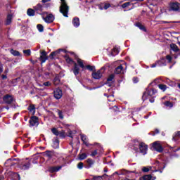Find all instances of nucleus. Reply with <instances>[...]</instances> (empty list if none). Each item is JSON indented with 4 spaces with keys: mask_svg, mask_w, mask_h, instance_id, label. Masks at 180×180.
<instances>
[{
    "mask_svg": "<svg viewBox=\"0 0 180 180\" xmlns=\"http://www.w3.org/2000/svg\"><path fill=\"white\" fill-rule=\"evenodd\" d=\"M60 2L59 12H60L65 18H68V11H70V8L68 7V5H67L65 0H60Z\"/></svg>",
    "mask_w": 180,
    "mask_h": 180,
    "instance_id": "f257e3e1",
    "label": "nucleus"
},
{
    "mask_svg": "<svg viewBox=\"0 0 180 180\" xmlns=\"http://www.w3.org/2000/svg\"><path fill=\"white\" fill-rule=\"evenodd\" d=\"M105 71V68H102L101 70L93 72L91 76L94 79H101L102 78V75L103 74Z\"/></svg>",
    "mask_w": 180,
    "mask_h": 180,
    "instance_id": "f03ea898",
    "label": "nucleus"
},
{
    "mask_svg": "<svg viewBox=\"0 0 180 180\" xmlns=\"http://www.w3.org/2000/svg\"><path fill=\"white\" fill-rule=\"evenodd\" d=\"M152 147L155 151H158V153H162V151H164V148H162V146L160 141L154 142L152 144Z\"/></svg>",
    "mask_w": 180,
    "mask_h": 180,
    "instance_id": "7ed1b4c3",
    "label": "nucleus"
},
{
    "mask_svg": "<svg viewBox=\"0 0 180 180\" xmlns=\"http://www.w3.org/2000/svg\"><path fill=\"white\" fill-rule=\"evenodd\" d=\"M148 150V146L146 143H139V151L141 154H143V155H146V154H147Z\"/></svg>",
    "mask_w": 180,
    "mask_h": 180,
    "instance_id": "20e7f679",
    "label": "nucleus"
},
{
    "mask_svg": "<svg viewBox=\"0 0 180 180\" xmlns=\"http://www.w3.org/2000/svg\"><path fill=\"white\" fill-rule=\"evenodd\" d=\"M180 9V4L178 2L170 3L169 11H174L176 12Z\"/></svg>",
    "mask_w": 180,
    "mask_h": 180,
    "instance_id": "39448f33",
    "label": "nucleus"
},
{
    "mask_svg": "<svg viewBox=\"0 0 180 180\" xmlns=\"http://www.w3.org/2000/svg\"><path fill=\"white\" fill-rule=\"evenodd\" d=\"M3 101L5 102V103H7L8 105H11L12 102H13V96L11 95L7 94L3 97Z\"/></svg>",
    "mask_w": 180,
    "mask_h": 180,
    "instance_id": "423d86ee",
    "label": "nucleus"
},
{
    "mask_svg": "<svg viewBox=\"0 0 180 180\" xmlns=\"http://www.w3.org/2000/svg\"><path fill=\"white\" fill-rule=\"evenodd\" d=\"M42 18L46 23H51L54 22V15H53V14H47L46 17L43 16Z\"/></svg>",
    "mask_w": 180,
    "mask_h": 180,
    "instance_id": "0eeeda50",
    "label": "nucleus"
},
{
    "mask_svg": "<svg viewBox=\"0 0 180 180\" xmlns=\"http://www.w3.org/2000/svg\"><path fill=\"white\" fill-rule=\"evenodd\" d=\"M62 96H63V91H61V89H56L54 91V98H56V99H61Z\"/></svg>",
    "mask_w": 180,
    "mask_h": 180,
    "instance_id": "6e6552de",
    "label": "nucleus"
},
{
    "mask_svg": "<svg viewBox=\"0 0 180 180\" xmlns=\"http://www.w3.org/2000/svg\"><path fill=\"white\" fill-rule=\"evenodd\" d=\"M38 123L39 120H37V117L36 116L31 117V119L30 120V124L31 126H36V124H37Z\"/></svg>",
    "mask_w": 180,
    "mask_h": 180,
    "instance_id": "1a4fd4ad",
    "label": "nucleus"
},
{
    "mask_svg": "<svg viewBox=\"0 0 180 180\" xmlns=\"http://www.w3.org/2000/svg\"><path fill=\"white\" fill-rule=\"evenodd\" d=\"M46 60H47V52H46V51H44L41 53L40 60L41 61V63H46Z\"/></svg>",
    "mask_w": 180,
    "mask_h": 180,
    "instance_id": "9d476101",
    "label": "nucleus"
},
{
    "mask_svg": "<svg viewBox=\"0 0 180 180\" xmlns=\"http://www.w3.org/2000/svg\"><path fill=\"white\" fill-rule=\"evenodd\" d=\"M157 177L153 176L150 174L145 175L140 178V180H155Z\"/></svg>",
    "mask_w": 180,
    "mask_h": 180,
    "instance_id": "9b49d317",
    "label": "nucleus"
},
{
    "mask_svg": "<svg viewBox=\"0 0 180 180\" xmlns=\"http://www.w3.org/2000/svg\"><path fill=\"white\" fill-rule=\"evenodd\" d=\"M62 167L61 166H56V167H51L49 168V172H57L58 171H60Z\"/></svg>",
    "mask_w": 180,
    "mask_h": 180,
    "instance_id": "f8f14e48",
    "label": "nucleus"
},
{
    "mask_svg": "<svg viewBox=\"0 0 180 180\" xmlns=\"http://www.w3.org/2000/svg\"><path fill=\"white\" fill-rule=\"evenodd\" d=\"M34 11H35V12H37V13L41 12L43 11V6H41V4H37L36 6L34 7Z\"/></svg>",
    "mask_w": 180,
    "mask_h": 180,
    "instance_id": "ddd939ff",
    "label": "nucleus"
},
{
    "mask_svg": "<svg viewBox=\"0 0 180 180\" xmlns=\"http://www.w3.org/2000/svg\"><path fill=\"white\" fill-rule=\"evenodd\" d=\"M170 48L174 53H178V51H179V48H178V46L175 44H171Z\"/></svg>",
    "mask_w": 180,
    "mask_h": 180,
    "instance_id": "4468645a",
    "label": "nucleus"
},
{
    "mask_svg": "<svg viewBox=\"0 0 180 180\" xmlns=\"http://www.w3.org/2000/svg\"><path fill=\"white\" fill-rule=\"evenodd\" d=\"M28 110L34 115L36 113V107H34V105H30Z\"/></svg>",
    "mask_w": 180,
    "mask_h": 180,
    "instance_id": "2eb2a0df",
    "label": "nucleus"
},
{
    "mask_svg": "<svg viewBox=\"0 0 180 180\" xmlns=\"http://www.w3.org/2000/svg\"><path fill=\"white\" fill-rule=\"evenodd\" d=\"M65 60L68 64H74V60H72L68 54L65 56Z\"/></svg>",
    "mask_w": 180,
    "mask_h": 180,
    "instance_id": "dca6fc26",
    "label": "nucleus"
},
{
    "mask_svg": "<svg viewBox=\"0 0 180 180\" xmlns=\"http://www.w3.org/2000/svg\"><path fill=\"white\" fill-rule=\"evenodd\" d=\"M115 74H123V66L122 65L115 69Z\"/></svg>",
    "mask_w": 180,
    "mask_h": 180,
    "instance_id": "f3484780",
    "label": "nucleus"
},
{
    "mask_svg": "<svg viewBox=\"0 0 180 180\" xmlns=\"http://www.w3.org/2000/svg\"><path fill=\"white\" fill-rule=\"evenodd\" d=\"M12 18H13L12 14H8L7 15V19L6 20V25H11V23H12Z\"/></svg>",
    "mask_w": 180,
    "mask_h": 180,
    "instance_id": "a211bd4d",
    "label": "nucleus"
},
{
    "mask_svg": "<svg viewBox=\"0 0 180 180\" xmlns=\"http://www.w3.org/2000/svg\"><path fill=\"white\" fill-rule=\"evenodd\" d=\"M72 23L75 27H78V26H79V18H75L72 20Z\"/></svg>",
    "mask_w": 180,
    "mask_h": 180,
    "instance_id": "6ab92c4d",
    "label": "nucleus"
},
{
    "mask_svg": "<svg viewBox=\"0 0 180 180\" xmlns=\"http://www.w3.org/2000/svg\"><path fill=\"white\" fill-rule=\"evenodd\" d=\"M44 155H45V157H48V158H51L53 155H54V153H53V152L50 150H47L45 153H44Z\"/></svg>",
    "mask_w": 180,
    "mask_h": 180,
    "instance_id": "aec40b11",
    "label": "nucleus"
},
{
    "mask_svg": "<svg viewBox=\"0 0 180 180\" xmlns=\"http://www.w3.org/2000/svg\"><path fill=\"white\" fill-rule=\"evenodd\" d=\"M157 64H158V65H159L160 67H162V66H164V65H166V64H165V58H162L161 60H158V61H157Z\"/></svg>",
    "mask_w": 180,
    "mask_h": 180,
    "instance_id": "412c9836",
    "label": "nucleus"
},
{
    "mask_svg": "<svg viewBox=\"0 0 180 180\" xmlns=\"http://www.w3.org/2000/svg\"><path fill=\"white\" fill-rule=\"evenodd\" d=\"M73 72L75 75H78V74H79V68L78 67V65H77V63H75V68L73 70Z\"/></svg>",
    "mask_w": 180,
    "mask_h": 180,
    "instance_id": "4be33fe9",
    "label": "nucleus"
},
{
    "mask_svg": "<svg viewBox=\"0 0 180 180\" xmlns=\"http://www.w3.org/2000/svg\"><path fill=\"white\" fill-rule=\"evenodd\" d=\"M10 53H11V54H12L13 56H20V53H19V51H18L16 50L11 49L10 51Z\"/></svg>",
    "mask_w": 180,
    "mask_h": 180,
    "instance_id": "5701e85b",
    "label": "nucleus"
},
{
    "mask_svg": "<svg viewBox=\"0 0 180 180\" xmlns=\"http://www.w3.org/2000/svg\"><path fill=\"white\" fill-rule=\"evenodd\" d=\"M34 12L35 11L32 9V8H29L27 11V13L28 15V16H34Z\"/></svg>",
    "mask_w": 180,
    "mask_h": 180,
    "instance_id": "b1692460",
    "label": "nucleus"
},
{
    "mask_svg": "<svg viewBox=\"0 0 180 180\" xmlns=\"http://www.w3.org/2000/svg\"><path fill=\"white\" fill-rule=\"evenodd\" d=\"M119 54V49L115 47L113 48L112 52H111V56H116Z\"/></svg>",
    "mask_w": 180,
    "mask_h": 180,
    "instance_id": "393cba45",
    "label": "nucleus"
},
{
    "mask_svg": "<svg viewBox=\"0 0 180 180\" xmlns=\"http://www.w3.org/2000/svg\"><path fill=\"white\" fill-rule=\"evenodd\" d=\"M53 84H54V85H59L60 77H58V76L55 77V78L53 79Z\"/></svg>",
    "mask_w": 180,
    "mask_h": 180,
    "instance_id": "a878e982",
    "label": "nucleus"
},
{
    "mask_svg": "<svg viewBox=\"0 0 180 180\" xmlns=\"http://www.w3.org/2000/svg\"><path fill=\"white\" fill-rule=\"evenodd\" d=\"M86 157H87L86 153H82V154H79L78 155V158L80 160H85Z\"/></svg>",
    "mask_w": 180,
    "mask_h": 180,
    "instance_id": "bb28decb",
    "label": "nucleus"
},
{
    "mask_svg": "<svg viewBox=\"0 0 180 180\" xmlns=\"http://www.w3.org/2000/svg\"><path fill=\"white\" fill-rule=\"evenodd\" d=\"M77 64L81 67V68H85V65H84V60L77 59Z\"/></svg>",
    "mask_w": 180,
    "mask_h": 180,
    "instance_id": "cd10ccee",
    "label": "nucleus"
},
{
    "mask_svg": "<svg viewBox=\"0 0 180 180\" xmlns=\"http://www.w3.org/2000/svg\"><path fill=\"white\" fill-rule=\"evenodd\" d=\"M86 162L89 165V168H91V167H92V165H94V160L92 159H89V158L87 159Z\"/></svg>",
    "mask_w": 180,
    "mask_h": 180,
    "instance_id": "c85d7f7f",
    "label": "nucleus"
},
{
    "mask_svg": "<svg viewBox=\"0 0 180 180\" xmlns=\"http://www.w3.org/2000/svg\"><path fill=\"white\" fill-rule=\"evenodd\" d=\"M60 54V50H58L56 51H53L50 54V57L51 58H53L55 57V56Z\"/></svg>",
    "mask_w": 180,
    "mask_h": 180,
    "instance_id": "c756f323",
    "label": "nucleus"
},
{
    "mask_svg": "<svg viewBox=\"0 0 180 180\" xmlns=\"http://www.w3.org/2000/svg\"><path fill=\"white\" fill-rule=\"evenodd\" d=\"M136 26L141 30H143V32H146V27H144V25H141V23H137Z\"/></svg>",
    "mask_w": 180,
    "mask_h": 180,
    "instance_id": "7c9ffc66",
    "label": "nucleus"
},
{
    "mask_svg": "<svg viewBox=\"0 0 180 180\" xmlns=\"http://www.w3.org/2000/svg\"><path fill=\"white\" fill-rule=\"evenodd\" d=\"M37 27L39 32H41L44 30V27L41 25V24H38L37 25Z\"/></svg>",
    "mask_w": 180,
    "mask_h": 180,
    "instance_id": "2f4dec72",
    "label": "nucleus"
},
{
    "mask_svg": "<svg viewBox=\"0 0 180 180\" xmlns=\"http://www.w3.org/2000/svg\"><path fill=\"white\" fill-rule=\"evenodd\" d=\"M164 105H165V106H167L168 108H172L174 106V105L172 104V103L169 102V101H166L164 103Z\"/></svg>",
    "mask_w": 180,
    "mask_h": 180,
    "instance_id": "473e14b6",
    "label": "nucleus"
},
{
    "mask_svg": "<svg viewBox=\"0 0 180 180\" xmlns=\"http://www.w3.org/2000/svg\"><path fill=\"white\" fill-rule=\"evenodd\" d=\"M51 131H52V133H53L55 134V136H59L60 135V132H58V131L56 128H53L51 129Z\"/></svg>",
    "mask_w": 180,
    "mask_h": 180,
    "instance_id": "72a5a7b5",
    "label": "nucleus"
},
{
    "mask_svg": "<svg viewBox=\"0 0 180 180\" xmlns=\"http://www.w3.org/2000/svg\"><path fill=\"white\" fill-rule=\"evenodd\" d=\"M158 86L162 91H165L167 89V85L165 84H159Z\"/></svg>",
    "mask_w": 180,
    "mask_h": 180,
    "instance_id": "f704fd0d",
    "label": "nucleus"
},
{
    "mask_svg": "<svg viewBox=\"0 0 180 180\" xmlns=\"http://www.w3.org/2000/svg\"><path fill=\"white\" fill-rule=\"evenodd\" d=\"M23 53L25 55H26L27 57H29V56H30L32 52H31L30 49H27V50H24Z\"/></svg>",
    "mask_w": 180,
    "mask_h": 180,
    "instance_id": "c9c22d12",
    "label": "nucleus"
},
{
    "mask_svg": "<svg viewBox=\"0 0 180 180\" xmlns=\"http://www.w3.org/2000/svg\"><path fill=\"white\" fill-rule=\"evenodd\" d=\"M30 167V162H27L26 164L22 165V169H27Z\"/></svg>",
    "mask_w": 180,
    "mask_h": 180,
    "instance_id": "e433bc0d",
    "label": "nucleus"
},
{
    "mask_svg": "<svg viewBox=\"0 0 180 180\" xmlns=\"http://www.w3.org/2000/svg\"><path fill=\"white\" fill-rule=\"evenodd\" d=\"M80 137H81L82 141H83V143H85V141H88L86 136L82 134V135H80Z\"/></svg>",
    "mask_w": 180,
    "mask_h": 180,
    "instance_id": "4c0bfd02",
    "label": "nucleus"
},
{
    "mask_svg": "<svg viewBox=\"0 0 180 180\" xmlns=\"http://www.w3.org/2000/svg\"><path fill=\"white\" fill-rule=\"evenodd\" d=\"M130 5H131V4H130V2H127L124 3L122 5V8H127V6H130Z\"/></svg>",
    "mask_w": 180,
    "mask_h": 180,
    "instance_id": "58836bf2",
    "label": "nucleus"
},
{
    "mask_svg": "<svg viewBox=\"0 0 180 180\" xmlns=\"http://www.w3.org/2000/svg\"><path fill=\"white\" fill-rule=\"evenodd\" d=\"M150 169H151V167H144L142 168V171L143 172H148V171H150Z\"/></svg>",
    "mask_w": 180,
    "mask_h": 180,
    "instance_id": "ea45409f",
    "label": "nucleus"
},
{
    "mask_svg": "<svg viewBox=\"0 0 180 180\" xmlns=\"http://www.w3.org/2000/svg\"><path fill=\"white\" fill-rule=\"evenodd\" d=\"M113 78H115V75H110L109 77L107 79V81L109 82L110 81L113 80Z\"/></svg>",
    "mask_w": 180,
    "mask_h": 180,
    "instance_id": "a19ab883",
    "label": "nucleus"
},
{
    "mask_svg": "<svg viewBox=\"0 0 180 180\" xmlns=\"http://www.w3.org/2000/svg\"><path fill=\"white\" fill-rule=\"evenodd\" d=\"M151 92L153 93V91H148L145 92L143 94V98H144L147 95H150V96H151Z\"/></svg>",
    "mask_w": 180,
    "mask_h": 180,
    "instance_id": "79ce46f5",
    "label": "nucleus"
},
{
    "mask_svg": "<svg viewBox=\"0 0 180 180\" xmlns=\"http://www.w3.org/2000/svg\"><path fill=\"white\" fill-rule=\"evenodd\" d=\"M58 115L60 119H64V115H63V112L61 111L58 110Z\"/></svg>",
    "mask_w": 180,
    "mask_h": 180,
    "instance_id": "37998d69",
    "label": "nucleus"
},
{
    "mask_svg": "<svg viewBox=\"0 0 180 180\" xmlns=\"http://www.w3.org/2000/svg\"><path fill=\"white\" fill-rule=\"evenodd\" d=\"M77 167L79 168V169H82V168H84V163L82 162L78 163Z\"/></svg>",
    "mask_w": 180,
    "mask_h": 180,
    "instance_id": "c03bdc74",
    "label": "nucleus"
},
{
    "mask_svg": "<svg viewBox=\"0 0 180 180\" xmlns=\"http://www.w3.org/2000/svg\"><path fill=\"white\" fill-rule=\"evenodd\" d=\"M60 137H65V132L64 131H62L59 132Z\"/></svg>",
    "mask_w": 180,
    "mask_h": 180,
    "instance_id": "a18cd8bd",
    "label": "nucleus"
},
{
    "mask_svg": "<svg viewBox=\"0 0 180 180\" xmlns=\"http://www.w3.org/2000/svg\"><path fill=\"white\" fill-rule=\"evenodd\" d=\"M98 155V150H94L91 154V157H95V155Z\"/></svg>",
    "mask_w": 180,
    "mask_h": 180,
    "instance_id": "49530a36",
    "label": "nucleus"
},
{
    "mask_svg": "<svg viewBox=\"0 0 180 180\" xmlns=\"http://www.w3.org/2000/svg\"><path fill=\"white\" fill-rule=\"evenodd\" d=\"M44 86H51V83L50 82H46L44 83Z\"/></svg>",
    "mask_w": 180,
    "mask_h": 180,
    "instance_id": "de8ad7c7",
    "label": "nucleus"
},
{
    "mask_svg": "<svg viewBox=\"0 0 180 180\" xmlns=\"http://www.w3.org/2000/svg\"><path fill=\"white\" fill-rule=\"evenodd\" d=\"M86 68H87V70H89V71H94V67H93V66H91V65H88L86 66Z\"/></svg>",
    "mask_w": 180,
    "mask_h": 180,
    "instance_id": "09e8293b",
    "label": "nucleus"
},
{
    "mask_svg": "<svg viewBox=\"0 0 180 180\" xmlns=\"http://www.w3.org/2000/svg\"><path fill=\"white\" fill-rule=\"evenodd\" d=\"M54 144H55L54 148H57L58 147V139L55 140Z\"/></svg>",
    "mask_w": 180,
    "mask_h": 180,
    "instance_id": "8fccbe9b",
    "label": "nucleus"
},
{
    "mask_svg": "<svg viewBox=\"0 0 180 180\" xmlns=\"http://www.w3.org/2000/svg\"><path fill=\"white\" fill-rule=\"evenodd\" d=\"M166 58L167 60H168L169 63H171V61H172V58L171 57V56H167Z\"/></svg>",
    "mask_w": 180,
    "mask_h": 180,
    "instance_id": "3c124183",
    "label": "nucleus"
},
{
    "mask_svg": "<svg viewBox=\"0 0 180 180\" xmlns=\"http://www.w3.org/2000/svg\"><path fill=\"white\" fill-rule=\"evenodd\" d=\"M108 8H110V4H105L104 5V9H108Z\"/></svg>",
    "mask_w": 180,
    "mask_h": 180,
    "instance_id": "603ef678",
    "label": "nucleus"
},
{
    "mask_svg": "<svg viewBox=\"0 0 180 180\" xmlns=\"http://www.w3.org/2000/svg\"><path fill=\"white\" fill-rule=\"evenodd\" d=\"M157 65H158V63H157V62H156L155 63L151 65V68H154L157 67Z\"/></svg>",
    "mask_w": 180,
    "mask_h": 180,
    "instance_id": "864d4df0",
    "label": "nucleus"
},
{
    "mask_svg": "<svg viewBox=\"0 0 180 180\" xmlns=\"http://www.w3.org/2000/svg\"><path fill=\"white\" fill-rule=\"evenodd\" d=\"M133 81L136 84V83L139 82V79L135 77L133 79Z\"/></svg>",
    "mask_w": 180,
    "mask_h": 180,
    "instance_id": "5fc2aeb1",
    "label": "nucleus"
},
{
    "mask_svg": "<svg viewBox=\"0 0 180 180\" xmlns=\"http://www.w3.org/2000/svg\"><path fill=\"white\" fill-rule=\"evenodd\" d=\"M176 137H180V131H177V132L176 133Z\"/></svg>",
    "mask_w": 180,
    "mask_h": 180,
    "instance_id": "6e6d98bb",
    "label": "nucleus"
},
{
    "mask_svg": "<svg viewBox=\"0 0 180 180\" xmlns=\"http://www.w3.org/2000/svg\"><path fill=\"white\" fill-rule=\"evenodd\" d=\"M1 78H2V79H6L7 77L5 75H2Z\"/></svg>",
    "mask_w": 180,
    "mask_h": 180,
    "instance_id": "4d7b16f0",
    "label": "nucleus"
},
{
    "mask_svg": "<svg viewBox=\"0 0 180 180\" xmlns=\"http://www.w3.org/2000/svg\"><path fill=\"white\" fill-rule=\"evenodd\" d=\"M84 144H85V146H86L87 147L89 146V143H88V141H84Z\"/></svg>",
    "mask_w": 180,
    "mask_h": 180,
    "instance_id": "13d9d810",
    "label": "nucleus"
},
{
    "mask_svg": "<svg viewBox=\"0 0 180 180\" xmlns=\"http://www.w3.org/2000/svg\"><path fill=\"white\" fill-rule=\"evenodd\" d=\"M15 178H18V179H20V176H19V174H15Z\"/></svg>",
    "mask_w": 180,
    "mask_h": 180,
    "instance_id": "bf43d9fd",
    "label": "nucleus"
},
{
    "mask_svg": "<svg viewBox=\"0 0 180 180\" xmlns=\"http://www.w3.org/2000/svg\"><path fill=\"white\" fill-rule=\"evenodd\" d=\"M51 0H42L43 4H46V2H50Z\"/></svg>",
    "mask_w": 180,
    "mask_h": 180,
    "instance_id": "052dcab7",
    "label": "nucleus"
},
{
    "mask_svg": "<svg viewBox=\"0 0 180 180\" xmlns=\"http://www.w3.org/2000/svg\"><path fill=\"white\" fill-rule=\"evenodd\" d=\"M0 180H5V178L3 176H0Z\"/></svg>",
    "mask_w": 180,
    "mask_h": 180,
    "instance_id": "680f3d73",
    "label": "nucleus"
},
{
    "mask_svg": "<svg viewBox=\"0 0 180 180\" xmlns=\"http://www.w3.org/2000/svg\"><path fill=\"white\" fill-rule=\"evenodd\" d=\"M4 71V69H2V68H0V74H1V72Z\"/></svg>",
    "mask_w": 180,
    "mask_h": 180,
    "instance_id": "e2e57ef3",
    "label": "nucleus"
},
{
    "mask_svg": "<svg viewBox=\"0 0 180 180\" xmlns=\"http://www.w3.org/2000/svg\"><path fill=\"white\" fill-rule=\"evenodd\" d=\"M134 1H139V2H143V1H144V0H134Z\"/></svg>",
    "mask_w": 180,
    "mask_h": 180,
    "instance_id": "0e129e2a",
    "label": "nucleus"
},
{
    "mask_svg": "<svg viewBox=\"0 0 180 180\" xmlns=\"http://www.w3.org/2000/svg\"><path fill=\"white\" fill-rule=\"evenodd\" d=\"M113 109H115V110H117V106H116V105H115V106H114V107H113Z\"/></svg>",
    "mask_w": 180,
    "mask_h": 180,
    "instance_id": "69168bd1",
    "label": "nucleus"
},
{
    "mask_svg": "<svg viewBox=\"0 0 180 180\" xmlns=\"http://www.w3.org/2000/svg\"><path fill=\"white\" fill-rule=\"evenodd\" d=\"M155 133H160V131L158 129H155Z\"/></svg>",
    "mask_w": 180,
    "mask_h": 180,
    "instance_id": "338daca9",
    "label": "nucleus"
},
{
    "mask_svg": "<svg viewBox=\"0 0 180 180\" xmlns=\"http://www.w3.org/2000/svg\"><path fill=\"white\" fill-rule=\"evenodd\" d=\"M179 88L180 89V84H179Z\"/></svg>",
    "mask_w": 180,
    "mask_h": 180,
    "instance_id": "774afa93",
    "label": "nucleus"
}]
</instances>
